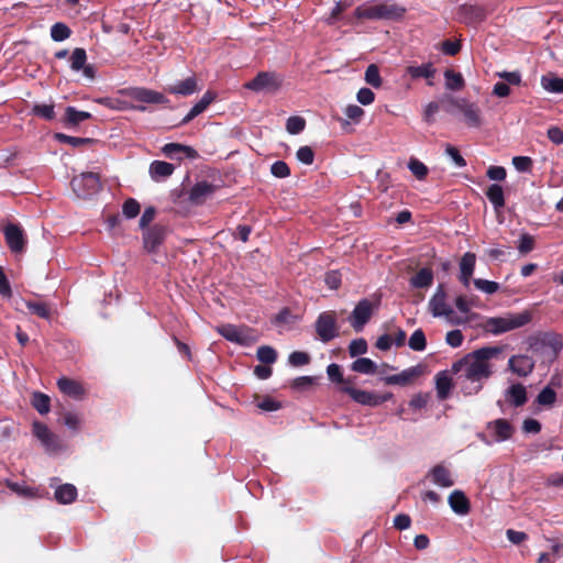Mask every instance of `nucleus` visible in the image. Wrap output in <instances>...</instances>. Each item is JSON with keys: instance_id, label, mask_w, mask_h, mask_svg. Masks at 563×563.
<instances>
[{"instance_id": "f257e3e1", "label": "nucleus", "mask_w": 563, "mask_h": 563, "mask_svg": "<svg viewBox=\"0 0 563 563\" xmlns=\"http://www.w3.org/2000/svg\"><path fill=\"white\" fill-rule=\"evenodd\" d=\"M501 352L498 346H485L466 354L452 364V373L457 375L465 395L477 394L483 388V383L493 374L489 360Z\"/></svg>"}, {"instance_id": "f03ea898", "label": "nucleus", "mask_w": 563, "mask_h": 563, "mask_svg": "<svg viewBox=\"0 0 563 563\" xmlns=\"http://www.w3.org/2000/svg\"><path fill=\"white\" fill-rule=\"evenodd\" d=\"M428 308L432 317L444 318L451 325H461L470 321L468 317L459 314L446 301V291L442 284H439L433 296L430 298Z\"/></svg>"}, {"instance_id": "7ed1b4c3", "label": "nucleus", "mask_w": 563, "mask_h": 563, "mask_svg": "<svg viewBox=\"0 0 563 563\" xmlns=\"http://www.w3.org/2000/svg\"><path fill=\"white\" fill-rule=\"evenodd\" d=\"M449 108L446 111L451 114L460 113L463 121L468 128L478 129L483 125L484 119L481 108L477 103L470 101L466 98L448 97Z\"/></svg>"}, {"instance_id": "20e7f679", "label": "nucleus", "mask_w": 563, "mask_h": 563, "mask_svg": "<svg viewBox=\"0 0 563 563\" xmlns=\"http://www.w3.org/2000/svg\"><path fill=\"white\" fill-rule=\"evenodd\" d=\"M531 321V313L522 311L519 313H507L504 317L488 318L484 324L487 332L498 335L528 324Z\"/></svg>"}, {"instance_id": "39448f33", "label": "nucleus", "mask_w": 563, "mask_h": 563, "mask_svg": "<svg viewBox=\"0 0 563 563\" xmlns=\"http://www.w3.org/2000/svg\"><path fill=\"white\" fill-rule=\"evenodd\" d=\"M515 428L503 418L488 421L484 432H477L476 437L486 445L501 443L512 438Z\"/></svg>"}, {"instance_id": "423d86ee", "label": "nucleus", "mask_w": 563, "mask_h": 563, "mask_svg": "<svg viewBox=\"0 0 563 563\" xmlns=\"http://www.w3.org/2000/svg\"><path fill=\"white\" fill-rule=\"evenodd\" d=\"M404 13L405 9L394 3L366 4L355 9L356 18L368 20L398 19Z\"/></svg>"}, {"instance_id": "0eeeda50", "label": "nucleus", "mask_w": 563, "mask_h": 563, "mask_svg": "<svg viewBox=\"0 0 563 563\" xmlns=\"http://www.w3.org/2000/svg\"><path fill=\"white\" fill-rule=\"evenodd\" d=\"M71 188L78 198L88 199L101 189V181L97 174L82 173L71 179Z\"/></svg>"}, {"instance_id": "6e6552de", "label": "nucleus", "mask_w": 563, "mask_h": 563, "mask_svg": "<svg viewBox=\"0 0 563 563\" xmlns=\"http://www.w3.org/2000/svg\"><path fill=\"white\" fill-rule=\"evenodd\" d=\"M283 78L273 71H260L252 80L244 85L245 89L254 92L274 93L279 90Z\"/></svg>"}, {"instance_id": "1a4fd4ad", "label": "nucleus", "mask_w": 563, "mask_h": 563, "mask_svg": "<svg viewBox=\"0 0 563 563\" xmlns=\"http://www.w3.org/2000/svg\"><path fill=\"white\" fill-rule=\"evenodd\" d=\"M375 307L367 298L361 299L350 313L347 321L355 332L363 331L364 327L371 320Z\"/></svg>"}, {"instance_id": "9d476101", "label": "nucleus", "mask_w": 563, "mask_h": 563, "mask_svg": "<svg viewBox=\"0 0 563 563\" xmlns=\"http://www.w3.org/2000/svg\"><path fill=\"white\" fill-rule=\"evenodd\" d=\"M316 332L321 342L328 343L339 336V329L333 312H321L314 323Z\"/></svg>"}, {"instance_id": "9b49d317", "label": "nucleus", "mask_w": 563, "mask_h": 563, "mask_svg": "<svg viewBox=\"0 0 563 563\" xmlns=\"http://www.w3.org/2000/svg\"><path fill=\"white\" fill-rule=\"evenodd\" d=\"M167 235V228L161 224H155L147 228L143 233L144 249L148 253H155L163 244Z\"/></svg>"}, {"instance_id": "f8f14e48", "label": "nucleus", "mask_w": 563, "mask_h": 563, "mask_svg": "<svg viewBox=\"0 0 563 563\" xmlns=\"http://www.w3.org/2000/svg\"><path fill=\"white\" fill-rule=\"evenodd\" d=\"M33 434L41 441L47 452H57L60 449L58 437L43 422L35 421L33 423Z\"/></svg>"}, {"instance_id": "ddd939ff", "label": "nucleus", "mask_w": 563, "mask_h": 563, "mask_svg": "<svg viewBox=\"0 0 563 563\" xmlns=\"http://www.w3.org/2000/svg\"><path fill=\"white\" fill-rule=\"evenodd\" d=\"M5 242L13 253H21L25 247V236L20 225L8 223L3 228Z\"/></svg>"}, {"instance_id": "4468645a", "label": "nucleus", "mask_w": 563, "mask_h": 563, "mask_svg": "<svg viewBox=\"0 0 563 563\" xmlns=\"http://www.w3.org/2000/svg\"><path fill=\"white\" fill-rule=\"evenodd\" d=\"M129 96L135 101L148 104L168 103V99L164 93L144 87H136L130 89Z\"/></svg>"}, {"instance_id": "2eb2a0df", "label": "nucleus", "mask_w": 563, "mask_h": 563, "mask_svg": "<svg viewBox=\"0 0 563 563\" xmlns=\"http://www.w3.org/2000/svg\"><path fill=\"white\" fill-rule=\"evenodd\" d=\"M216 331L223 336L227 341H230L232 343H236L240 345H246L250 336L246 334L244 328H240L238 325L231 324V323H224L221 325H218L216 328Z\"/></svg>"}, {"instance_id": "dca6fc26", "label": "nucleus", "mask_w": 563, "mask_h": 563, "mask_svg": "<svg viewBox=\"0 0 563 563\" xmlns=\"http://www.w3.org/2000/svg\"><path fill=\"white\" fill-rule=\"evenodd\" d=\"M459 18L465 24L475 25L485 20L486 11L481 5L463 4L459 9Z\"/></svg>"}, {"instance_id": "f3484780", "label": "nucleus", "mask_w": 563, "mask_h": 563, "mask_svg": "<svg viewBox=\"0 0 563 563\" xmlns=\"http://www.w3.org/2000/svg\"><path fill=\"white\" fill-rule=\"evenodd\" d=\"M216 187L203 180L199 181L191 187L188 192V200L195 206L202 205L208 197L214 192Z\"/></svg>"}, {"instance_id": "a211bd4d", "label": "nucleus", "mask_w": 563, "mask_h": 563, "mask_svg": "<svg viewBox=\"0 0 563 563\" xmlns=\"http://www.w3.org/2000/svg\"><path fill=\"white\" fill-rule=\"evenodd\" d=\"M508 365L510 371L521 377L528 376L534 368V362L528 355H514L509 358Z\"/></svg>"}, {"instance_id": "6ab92c4d", "label": "nucleus", "mask_w": 563, "mask_h": 563, "mask_svg": "<svg viewBox=\"0 0 563 563\" xmlns=\"http://www.w3.org/2000/svg\"><path fill=\"white\" fill-rule=\"evenodd\" d=\"M198 90V82L195 76H189L186 79L178 80L166 88V91L176 96H191Z\"/></svg>"}, {"instance_id": "aec40b11", "label": "nucleus", "mask_w": 563, "mask_h": 563, "mask_svg": "<svg viewBox=\"0 0 563 563\" xmlns=\"http://www.w3.org/2000/svg\"><path fill=\"white\" fill-rule=\"evenodd\" d=\"M341 390L360 405L377 407L376 393L357 389L347 385H344Z\"/></svg>"}, {"instance_id": "412c9836", "label": "nucleus", "mask_w": 563, "mask_h": 563, "mask_svg": "<svg viewBox=\"0 0 563 563\" xmlns=\"http://www.w3.org/2000/svg\"><path fill=\"white\" fill-rule=\"evenodd\" d=\"M476 264V255L472 252H466L460 261V280L468 287L473 276Z\"/></svg>"}, {"instance_id": "4be33fe9", "label": "nucleus", "mask_w": 563, "mask_h": 563, "mask_svg": "<svg viewBox=\"0 0 563 563\" xmlns=\"http://www.w3.org/2000/svg\"><path fill=\"white\" fill-rule=\"evenodd\" d=\"M58 389L66 396L74 399H81L85 395L82 385L74 379L60 377L57 379Z\"/></svg>"}, {"instance_id": "5701e85b", "label": "nucleus", "mask_w": 563, "mask_h": 563, "mask_svg": "<svg viewBox=\"0 0 563 563\" xmlns=\"http://www.w3.org/2000/svg\"><path fill=\"white\" fill-rule=\"evenodd\" d=\"M421 367L420 366H412L409 368L404 369L399 374L389 375L383 378L385 384L387 385H406L409 382H411L415 377L419 376L421 374Z\"/></svg>"}, {"instance_id": "b1692460", "label": "nucleus", "mask_w": 563, "mask_h": 563, "mask_svg": "<svg viewBox=\"0 0 563 563\" xmlns=\"http://www.w3.org/2000/svg\"><path fill=\"white\" fill-rule=\"evenodd\" d=\"M214 98H216V95L212 91H207L201 97V99L191 107L189 112L180 121V124L185 125V124L189 123L191 120H194L196 117L201 114L209 107V104L214 100Z\"/></svg>"}, {"instance_id": "393cba45", "label": "nucleus", "mask_w": 563, "mask_h": 563, "mask_svg": "<svg viewBox=\"0 0 563 563\" xmlns=\"http://www.w3.org/2000/svg\"><path fill=\"white\" fill-rule=\"evenodd\" d=\"M162 153L172 159L180 158V155H185L188 158H195L197 156V152L192 147L179 143L165 144L162 147Z\"/></svg>"}, {"instance_id": "a878e982", "label": "nucleus", "mask_w": 563, "mask_h": 563, "mask_svg": "<svg viewBox=\"0 0 563 563\" xmlns=\"http://www.w3.org/2000/svg\"><path fill=\"white\" fill-rule=\"evenodd\" d=\"M448 501L456 515L464 516L470 512V501L462 490L452 492Z\"/></svg>"}, {"instance_id": "bb28decb", "label": "nucleus", "mask_w": 563, "mask_h": 563, "mask_svg": "<svg viewBox=\"0 0 563 563\" xmlns=\"http://www.w3.org/2000/svg\"><path fill=\"white\" fill-rule=\"evenodd\" d=\"M429 474L432 483L437 486L446 488L454 485L450 471L441 464L433 466Z\"/></svg>"}, {"instance_id": "cd10ccee", "label": "nucleus", "mask_w": 563, "mask_h": 563, "mask_svg": "<svg viewBox=\"0 0 563 563\" xmlns=\"http://www.w3.org/2000/svg\"><path fill=\"white\" fill-rule=\"evenodd\" d=\"M77 488L73 484H62L55 488L54 498L60 505H68L76 500Z\"/></svg>"}, {"instance_id": "c85d7f7f", "label": "nucleus", "mask_w": 563, "mask_h": 563, "mask_svg": "<svg viewBox=\"0 0 563 563\" xmlns=\"http://www.w3.org/2000/svg\"><path fill=\"white\" fill-rule=\"evenodd\" d=\"M506 400L514 407H521L527 401V390L522 384H512L505 394Z\"/></svg>"}, {"instance_id": "c756f323", "label": "nucleus", "mask_w": 563, "mask_h": 563, "mask_svg": "<svg viewBox=\"0 0 563 563\" xmlns=\"http://www.w3.org/2000/svg\"><path fill=\"white\" fill-rule=\"evenodd\" d=\"M174 170L175 167L173 164L164 161H154L151 163L148 172L153 180L159 181L169 177Z\"/></svg>"}, {"instance_id": "7c9ffc66", "label": "nucleus", "mask_w": 563, "mask_h": 563, "mask_svg": "<svg viewBox=\"0 0 563 563\" xmlns=\"http://www.w3.org/2000/svg\"><path fill=\"white\" fill-rule=\"evenodd\" d=\"M452 388V380L446 372H439L435 375V389L437 396L440 400H444L449 397Z\"/></svg>"}, {"instance_id": "2f4dec72", "label": "nucleus", "mask_w": 563, "mask_h": 563, "mask_svg": "<svg viewBox=\"0 0 563 563\" xmlns=\"http://www.w3.org/2000/svg\"><path fill=\"white\" fill-rule=\"evenodd\" d=\"M541 87L550 93H563V77L548 74L541 77Z\"/></svg>"}, {"instance_id": "473e14b6", "label": "nucleus", "mask_w": 563, "mask_h": 563, "mask_svg": "<svg viewBox=\"0 0 563 563\" xmlns=\"http://www.w3.org/2000/svg\"><path fill=\"white\" fill-rule=\"evenodd\" d=\"M91 118V113L77 110L75 107L68 106L65 110V123L69 126H77L81 122Z\"/></svg>"}, {"instance_id": "72a5a7b5", "label": "nucleus", "mask_w": 563, "mask_h": 563, "mask_svg": "<svg viewBox=\"0 0 563 563\" xmlns=\"http://www.w3.org/2000/svg\"><path fill=\"white\" fill-rule=\"evenodd\" d=\"M406 73L412 78V79H419V78H432L435 74V68L433 67L432 63H426L418 66H408L406 69Z\"/></svg>"}, {"instance_id": "f704fd0d", "label": "nucleus", "mask_w": 563, "mask_h": 563, "mask_svg": "<svg viewBox=\"0 0 563 563\" xmlns=\"http://www.w3.org/2000/svg\"><path fill=\"white\" fill-rule=\"evenodd\" d=\"M433 273L430 268H421L410 278V285L413 288H427L432 285Z\"/></svg>"}, {"instance_id": "c9c22d12", "label": "nucleus", "mask_w": 563, "mask_h": 563, "mask_svg": "<svg viewBox=\"0 0 563 563\" xmlns=\"http://www.w3.org/2000/svg\"><path fill=\"white\" fill-rule=\"evenodd\" d=\"M486 197L493 205L495 210H499L505 206V197L503 187L498 184H492L486 190Z\"/></svg>"}, {"instance_id": "e433bc0d", "label": "nucleus", "mask_w": 563, "mask_h": 563, "mask_svg": "<svg viewBox=\"0 0 563 563\" xmlns=\"http://www.w3.org/2000/svg\"><path fill=\"white\" fill-rule=\"evenodd\" d=\"M351 368L356 373L373 375L377 371V365L371 358L358 357L352 363Z\"/></svg>"}, {"instance_id": "4c0bfd02", "label": "nucleus", "mask_w": 563, "mask_h": 563, "mask_svg": "<svg viewBox=\"0 0 563 563\" xmlns=\"http://www.w3.org/2000/svg\"><path fill=\"white\" fill-rule=\"evenodd\" d=\"M5 485L8 486V488H10L12 492H14L15 494H18L21 497H24V498H37L38 497L37 489L34 487L25 486L23 484H20L16 482H11L9 479L5 481Z\"/></svg>"}, {"instance_id": "58836bf2", "label": "nucleus", "mask_w": 563, "mask_h": 563, "mask_svg": "<svg viewBox=\"0 0 563 563\" xmlns=\"http://www.w3.org/2000/svg\"><path fill=\"white\" fill-rule=\"evenodd\" d=\"M445 88L452 91H459L464 87V78L462 74L455 73L451 69L445 70Z\"/></svg>"}, {"instance_id": "ea45409f", "label": "nucleus", "mask_w": 563, "mask_h": 563, "mask_svg": "<svg viewBox=\"0 0 563 563\" xmlns=\"http://www.w3.org/2000/svg\"><path fill=\"white\" fill-rule=\"evenodd\" d=\"M556 401V393L555 390L549 385L545 386L537 396L536 402L545 408H551Z\"/></svg>"}, {"instance_id": "a19ab883", "label": "nucleus", "mask_w": 563, "mask_h": 563, "mask_svg": "<svg viewBox=\"0 0 563 563\" xmlns=\"http://www.w3.org/2000/svg\"><path fill=\"white\" fill-rule=\"evenodd\" d=\"M69 63H70V69L73 71H80L81 68H84V66L87 64V53L84 48L81 47H76L70 57H69Z\"/></svg>"}, {"instance_id": "79ce46f5", "label": "nucleus", "mask_w": 563, "mask_h": 563, "mask_svg": "<svg viewBox=\"0 0 563 563\" xmlns=\"http://www.w3.org/2000/svg\"><path fill=\"white\" fill-rule=\"evenodd\" d=\"M364 80L366 81V84H368L373 88L382 87L383 79L379 74V68L376 64H371L367 66L365 74H364Z\"/></svg>"}, {"instance_id": "37998d69", "label": "nucleus", "mask_w": 563, "mask_h": 563, "mask_svg": "<svg viewBox=\"0 0 563 563\" xmlns=\"http://www.w3.org/2000/svg\"><path fill=\"white\" fill-rule=\"evenodd\" d=\"M408 345L412 351L422 352L427 347V339L421 329H417L409 338Z\"/></svg>"}, {"instance_id": "c03bdc74", "label": "nucleus", "mask_w": 563, "mask_h": 563, "mask_svg": "<svg viewBox=\"0 0 563 563\" xmlns=\"http://www.w3.org/2000/svg\"><path fill=\"white\" fill-rule=\"evenodd\" d=\"M55 139L58 142L68 144L73 147H79L81 145L90 144V143L95 142V140L89 139V137L70 136V135H67L64 133H56Z\"/></svg>"}, {"instance_id": "a18cd8bd", "label": "nucleus", "mask_w": 563, "mask_h": 563, "mask_svg": "<svg viewBox=\"0 0 563 563\" xmlns=\"http://www.w3.org/2000/svg\"><path fill=\"white\" fill-rule=\"evenodd\" d=\"M32 405L38 413L46 415L51 409V399L45 394L34 393Z\"/></svg>"}, {"instance_id": "49530a36", "label": "nucleus", "mask_w": 563, "mask_h": 563, "mask_svg": "<svg viewBox=\"0 0 563 563\" xmlns=\"http://www.w3.org/2000/svg\"><path fill=\"white\" fill-rule=\"evenodd\" d=\"M256 357L264 364H273L277 360V352L269 345H262L256 351Z\"/></svg>"}, {"instance_id": "de8ad7c7", "label": "nucleus", "mask_w": 563, "mask_h": 563, "mask_svg": "<svg viewBox=\"0 0 563 563\" xmlns=\"http://www.w3.org/2000/svg\"><path fill=\"white\" fill-rule=\"evenodd\" d=\"M70 29L62 22H57L51 27V37L55 42H63L67 40L70 36Z\"/></svg>"}, {"instance_id": "09e8293b", "label": "nucleus", "mask_w": 563, "mask_h": 563, "mask_svg": "<svg viewBox=\"0 0 563 563\" xmlns=\"http://www.w3.org/2000/svg\"><path fill=\"white\" fill-rule=\"evenodd\" d=\"M32 113L45 120H53L55 118L54 104L36 103L32 108Z\"/></svg>"}, {"instance_id": "8fccbe9b", "label": "nucleus", "mask_w": 563, "mask_h": 563, "mask_svg": "<svg viewBox=\"0 0 563 563\" xmlns=\"http://www.w3.org/2000/svg\"><path fill=\"white\" fill-rule=\"evenodd\" d=\"M26 308L29 309V311L31 313L36 314L40 318H43V319L47 320L51 317L49 307L46 303H44V302H41V301H27L26 302Z\"/></svg>"}, {"instance_id": "3c124183", "label": "nucleus", "mask_w": 563, "mask_h": 563, "mask_svg": "<svg viewBox=\"0 0 563 563\" xmlns=\"http://www.w3.org/2000/svg\"><path fill=\"white\" fill-rule=\"evenodd\" d=\"M473 283H474V286L476 287V289H478L487 295H493V294L497 292L500 288L499 284L497 282H493V280L476 278L473 280Z\"/></svg>"}, {"instance_id": "603ef678", "label": "nucleus", "mask_w": 563, "mask_h": 563, "mask_svg": "<svg viewBox=\"0 0 563 563\" xmlns=\"http://www.w3.org/2000/svg\"><path fill=\"white\" fill-rule=\"evenodd\" d=\"M306 121L303 118L294 115L289 117L286 122V130L289 134L296 135L303 131Z\"/></svg>"}, {"instance_id": "864d4df0", "label": "nucleus", "mask_w": 563, "mask_h": 563, "mask_svg": "<svg viewBox=\"0 0 563 563\" xmlns=\"http://www.w3.org/2000/svg\"><path fill=\"white\" fill-rule=\"evenodd\" d=\"M408 168L419 180L424 179L428 175V167L417 158L409 159Z\"/></svg>"}, {"instance_id": "5fc2aeb1", "label": "nucleus", "mask_w": 563, "mask_h": 563, "mask_svg": "<svg viewBox=\"0 0 563 563\" xmlns=\"http://www.w3.org/2000/svg\"><path fill=\"white\" fill-rule=\"evenodd\" d=\"M140 203L134 198H129L122 206V213L126 219H133L140 213Z\"/></svg>"}, {"instance_id": "6e6d98bb", "label": "nucleus", "mask_w": 563, "mask_h": 563, "mask_svg": "<svg viewBox=\"0 0 563 563\" xmlns=\"http://www.w3.org/2000/svg\"><path fill=\"white\" fill-rule=\"evenodd\" d=\"M310 362V355L307 352L295 351L288 356V364L294 367L307 365Z\"/></svg>"}, {"instance_id": "4d7b16f0", "label": "nucleus", "mask_w": 563, "mask_h": 563, "mask_svg": "<svg viewBox=\"0 0 563 563\" xmlns=\"http://www.w3.org/2000/svg\"><path fill=\"white\" fill-rule=\"evenodd\" d=\"M350 5H351V3L349 1H342V0L336 1L330 12L329 18L325 19L327 24L332 25L339 18V15L343 11H345Z\"/></svg>"}, {"instance_id": "13d9d810", "label": "nucleus", "mask_w": 563, "mask_h": 563, "mask_svg": "<svg viewBox=\"0 0 563 563\" xmlns=\"http://www.w3.org/2000/svg\"><path fill=\"white\" fill-rule=\"evenodd\" d=\"M271 173L277 178H286L290 175V168L284 161H276L271 166Z\"/></svg>"}, {"instance_id": "bf43d9fd", "label": "nucleus", "mask_w": 563, "mask_h": 563, "mask_svg": "<svg viewBox=\"0 0 563 563\" xmlns=\"http://www.w3.org/2000/svg\"><path fill=\"white\" fill-rule=\"evenodd\" d=\"M367 352V342L364 339L353 340L349 345V353L352 357L365 354Z\"/></svg>"}, {"instance_id": "052dcab7", "label": "nucleus", "mask_w": 563, "mask_h": 563, "mask_svg": "<svg viewBox=\"0 0 563 563\" xmlns=\"http://www.w3.org/2000/svg\"><path fill=\"white\" fill-rule=\"evenodd\" d=\"M512 165L520 173H529L532 168V159L528 156H515Z\"/></svg>"}, {"instance_id": "680f3d73", "label": "nucleus", "mask_w": 563, "mask_h": 563, "mask_svg": "<svg viewBox=\"0 0 563 563\" xmlns=\"http://www.w3.org/2000/svg\"><path fill=\"white\" fill-rule=\"evenodd\" d=\"M296 157L300 163L311 165L314 159V153L310 146H300L296 153Z\"/></svg>"}, {"instance_id": "e2e57ef3", "label": "nucleus", "mask_w": 563, "mask_h": 563, "mask_svg": "<svg viewBox=\"0 0 563 563\" xmlns=\"http://www.w3.org/2000/svg\"><path fill=\"white\" fill-rule=\"evenodd\" d=\"M473 306H474L473 300L467 299L465 296H457L455 298V307H456L457 311L460 312L459 314H461V316L467 317V314L470 313L471 308Z\"/></svg>"}, {"instance_id": "0e129e2a", "label": "nucleus", "mask_w": 563, "mask_h": 563, "mask_svg": "<svg viewBox=\"0 0 563 563\" xmlns=\"http://www.w3.org/2000/svg\"><path fill=\"white\" fill-rule=\"evenodd\" d=\"M534 247L533 238L529 234H522L518 241L517 249L519 253L527 254L531 252Z\"/></svg>"}, {"instance_id": "69168bd1", "label": "nucleus", "mask_w": 563, "mask_h": 563, "mask_svg": "<svg viewBox=\"0 0 563 563\" xmlns=\"http://www.w3.org/2000/svg\"><path fill=\"white\" fill-rule=\"evenodd\" d=\"M327 375L333 383H345L340 365L332 363L327 367Z\"/></svg>"}, {"instance_id": "338daca9", "label": "nucleus", "mask_w": 563, "mask_h": 563, "mask_svg": "<svg viewBox=\"0 0 563 563\" xmlns=\"http://www.w3.org/2000/svg\"><path fill=\"white\" fill-rule=\"evenodd\" d=\"M356 100L362 106L372 104L375 100V93L369 88L363 87L357 91Z\"/></svg>"}, {"instance_id": "774afa93", "label": "nucleus", "mask_w": 563, "mask_h": 563, "mask_svg": "<svg viewBox=\"0 0 563 563\" xmlns=\"http://www.w3.org/2000/svg\"><path fill=\"white\" fill-rule=\"evenodd\" d=\"M445 154L453 161L456 167H465L466 161L460 154L459 150L452 145H448L445 148Z\"/></svg>"}]
</instances>
